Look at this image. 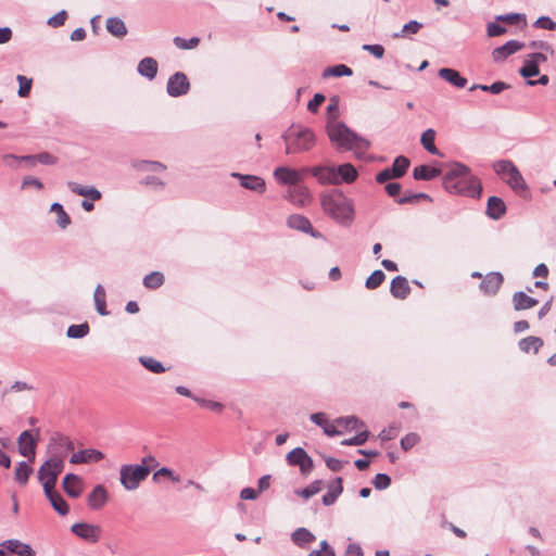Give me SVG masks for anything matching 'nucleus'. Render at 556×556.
I'll return each mask as SVG.
<instances>
[{
	"label": "nucleus",
	"mask_w": 556,
	"mask_h": 556,
	"mask_svg": "<svg viewBox=\"0 0 556 556\" xmlns=\"http://www.w3.org/2000/svg\"><path fill=\"white\" fill-rule=\"evenodd\" d=\"M442 185L452 194L479 199L482 193L480 179L472 175L467 165L459 162L451 165L442 178Z\"/></svg>",
	"instance_id": "nucleus-1"
},
{
	"label": "nucleus",
	"mask_w": 556,
	"mask_h": 556,
	"mask_svg": "<svg viewBox=\"0 0 556 556\" xmlns=\"http://www.w3.org/2000/svg\"><path fill=\"white\" fill-rule=\"evenodd\" d=\"M327 135L338 149L353 151L357 159H363L371 146L368 139L357 135L343 122L328 124Z\"/></svg>",
	"instance_id": "nucleus-2"
},
{
	"label": "nucleus",
	"mask_w": 556,
	"mask_h": 556,
	"mask_svg": "<svg viewBox=\"0 0 556 556\" xmlns=\"http://www.w3.org/2000/svg\"><path fill=\"white\" fill-rule=\"evenodd\" d=\"M324 212L341 224H350L353 219V205L348 197L339 190H331L321 194Z\"/></svg>",
	"instance_id": "nucleus-3"
},
{
	"label": "nucleus",
	"mask_w": 556,
	"mask_h": 556,
	"mask_svg": "<svg viewBox=\"0 0 556 556\" xmlns=\"http://www.w3.org/2000/svg\"><path fill=\"white\" fill-rule=\"evenodd\" d=\"M493 170L520 198L529 200L531 194L521 173L509 160H500L493 163Z\"/></svg>",
	"instance_id": "nucleus-4"
},
{
	"label": "nucleus",
	"mask_w": 556,
	"mask_h": 556,
	"mask_svg": "<svg viewBox=\"0 0 556 556\" xmlns=\"http://www.w3.org/2000/svg\"><path fill=\"white\" fill-rule=\"evenodd\" d=\"M286 153L294 154L311 150L315 146V135L306 127L291 126L282 136Z\"/></svg>",
	"instance_id": "nucleus-5"
},
{
	"label": "nucleus",
	"mask_w": 556,
	"mask_h": 556,
	"mask_svg": "<svg viewBox=\"0 0 556 556\" xmlns=\"http://www.w3.org/2000/svg\"><path fill=\"white\" fill-rule=\"evenodd\" d=\"M150 471V466L123 465L119 470L121 483L128 491L136 490L148 478Z\"/></svg>",
	"instance_id": "nucleus-6"
},
{
	"label": "nucleus",
	"mask_w": 556,
	"mask_h": 556,
	"mask_svg": "<svg viewBox=\"0 0 556 556\" xmlns=\"http://www.w3.org/2000/svg\"><path fill=\"white\" fill-rule=\"evenodd\" d=\"M286 462L289 466H298L303 476H307L314 468L312 457L302 447L290 451L286 456Z\"/></svg>",
	"instance_id": "nucleus-7"
},
{
	"label": "nucleus",
	"mask_w": 556,
	"mask_h": 556,
	"mask_svg": "<svg viewBox=\"0 0 556 556\" xmlns=\"http://www.w3.org/2000/svg\"><path fill=\"white\" fill-rule=\"evenodd\" d=\"M189 89L190 83L186 74L176 72L168 78L166 91L170 97H181L188 93Z\"/></svg>",
	"instance_id": "nucleus-8"
},
{
	"label": "nucleus",
	"mask_w": 556,
	"mask_h": 556,
	"mask_svg": "<svg viewBox=\"0 0 556 556\" xmlns=\"http://www.w3.org/2000/svg\"><path fill=\"white\" fill-rule=\"evenodd\" d=\"M304 174H306V172H302V168L294 169L287 166H280L274 170V177L277 182L290 187L298 185L303 179Z\"/></svg>",
	"instance_id": "nucleus-9"
},
{
	"label": "nucleus",
	"mask_w": 556,
	"mask_h": 556,
	"mask_svg": "<svg viewBox=\"0 0 556 556\" xmlns=\"http://www.w3.org/2000/svg\"><path fill=\"white\" fill-rule=\"evenodd\" d=\"M71 530L75 535L87 542L97 543L100 540L101 528L99 526L77 522L72 526Z\"/></svg>",
	"instance_id": "nucleus-10"
},
{
	"label": "nucleus",
	"mask_w": 556,
	"mask_h": 556,
	"mask_svg": "<svg viewBox=\"0 0 556 556\" xmlns=\"http://www.w3.org/2000/svg\"><path fill=\"white\" fill-rule=\"evenodd\" d=\"M547 58L541 52L531 53L525 60L523 65L519 70V74L525 78H531L539 75V65L546 62Z\"/></svg>",
	"instance_id": "nucleus-11"
},
{
	"label": "nucleus",
	"mask_w": 556,
	"mask_h": 556,
	"mask_svg": "<svg viewBox=\"0 0 556 556\" xmlns=\"http://www.w3.org/2000/svg\"><path fill=\"white\" fill-rule=\"evenodd\" d=\"M302 172H306V174L309 173L320 185L338 186V179L334 175L333 167L318 165L314 167H303Z\"/></svg>",
	"instance_id": "nucleus-12"
},
{
	"label": "nucleus",
	"mask_w": 556,
	"mask_h": 556,
	"mask_svg": "<svg viewBox=\"0 0 556 556\" xmlns=\"http://www.w3.org/2000/svg\"><path fill=\"white\" fill-rule=\"evenodd\" d=\"M46 469H51V479L45 481V485H47V489L49 488H55L58 476L63 471L64 469V462L62 455L51 457L48 460H46L39 468L38 473H42Z\"/></svg>",
	"instance_id": "nucleus-13"
},
{
	"label": "nucleus",
	"mask_w": 556,
	"mask_h": 556,
	"mask_svg": "<svg viewBox=\"0 0 556 556\" xmlns=\"http://www.w3.org/2000/svg\"><path fill=\"white\" fill-rule=\"evenodd\" d=\"M288 227L302 231L304 233H307L312 236L313 238H321L323 235L315 230L307 217L300 214H292L287 219Z\"/></svg>",
	"instance_id": "nucleus-14"
},
{
	"label": "nucleus",
	"mask_w": 556,
	"mask_h": 556,
	"mask_svg": "<svg viewBox=\"0 0 556 556\" xmlns=\"http://www.w3.org/2000/svg\"><path fill=\"white\" fill-rule=\"evenodd\" d=\"M525 47V43L518 40H508L503 46L495 48L491 55L495 63L504 62L508 56L518 52Z\"/></svg>",
	"instance_id": "nucleus-15"
},
{
	"label": "nucleus",
	"mask_w": 556,
	"mask_h": 556,
	"mask_svg": "<svg viewBox=\"0 0 556 556\" xmlns=\"http://www.w3.org/2000/svg\"><path fill=\"white\" fill-rule=\"evenodd\" d=\"M17 444L20 454L29 460H34L36 456V440L31 432L28 430L23 431L17 439Z\"/></svg>",
	"instance_id": "nucleus-16"
},
{
	"label": "nucleus",
	"mask_w": 556,
	"mask_h": 556,
	"mask_svg": "<svg viewBox=\"0 0 556 556\" xmlns=\"http://www.w3.org/2000/svg\"><path fill=\"white\" fill-rule=\"evenodd\" d=\"M231 176L238 178L240 181V186L243 187L244 189L257 193H264L266 190V184L262 177L254 175H243L239 173H232Z\"/></svg>",
	"instance_id": "nucleus-17"
},
{
	"label": "nucleus",
	"mask_w": 556,
	"mask_h": 556,
	"mask_svg": "<svg viewBox=\"0 0 556 556\" xmlns=\"http://www.w3.org/2000/svg\"><path fill=\"white\" fill-rule=\"evenodd\" d=\"M5 552L17 556H36V552L29 544L23 543L16 539L5 540L0 544Z\"/></svg>",
	"instance_id": "nucleus-18"
},
{
	"label": "nucleus",
	"mask_w": 556,
	"mask_h": 556,
	"mask_svg": "<svg viewBox=\"0 0 556 556\" xmlns=\"http://www.w3.org/2000/svg\"><path fill=\"white\" fill-rule=\"evenodd\" d=\"M503 275L497 271H492L485 275L480 283V290L488 295H495L503 283Z\"/></svg>",
	"instance_id": "nucleus-19"
},
{
	"label": "nucleus",
	"mask_w": 556,
	"mask_h": 556,
	"mask_svg": "<svg viewBox=\"0 0 556 556\" xmlns=\"http://www.w3.org/2000/svg\"><path fill=\"white\" fill-rule=\"evenodd\" d=\"M287 199L298 206H305L311 202V193L306 187L298 184L289 188Z\"/></svg>",
	"instance_id": "nucleus-20"
},
{
	"label": "nucleus",
	"mask_w": 556,
	"mask_h": 556,
	"mask_svg": "<svg viewBox=\"0 0 556 556\" xmlns=\"http://www.w3.org/2000/svg\"><path fill=\"white\" fill-rule=\"evenodd\" d=\"M43 492H45V495L47 496V498L49 500L51 506L58 514H60L61 516H65L68 514V511H70L68 504L63 498V496L59 492L55 491V488H49V490H48L47 485H45Z\"/></svg>",
	"instance_id": "nucleus-21"
},
{
	"label": "nucleus",
	"mask_w": 556,
	"mask_h": 556,
	"mask_svg": "<svg viewBox=\"0 0 556 556\" xmlns=\"http://www.w3.org/2000/svg\"><path fill=\"white\" fill-rule=\"evenodd\" d=\"M104 458V454L94 448L80 450L71 456L72 464L97 463Z\"/></svg>",
	"instance_id": "nucleus-22"
},
{
	"label": "nucleus",
	"mask_w": 556,
	"mask_h": 556,
	"mask_svg": "<svg viewBox=\"0 0 556 556\" xmlns=\"http://www.w3.org/2000/svg\"><path fill=\"white\" fill-rule=\"evenodd\" d=\"M333 172L337 176L338 185L352 184L358 177L357 169L351 163H344L338 167H333Z\"/></svg>",
	"instance_id": "nucleus-23"
},
{
	"label": "nucleus",
	"mask_w": 556,
	"mask_h": 556,
	"mask_svg": "<svg viewBox=\"0 0 556 556\" xmlns=\"http://www.w3.org/2000/svg\"><path fill=\"white\" fill-rule=\"evenodd\" d=\"M412 289L409 287L408 280L404 276H396L392 279L391 286H390V293L393 298L405 300Z\"/></svg>",
	"instance_id": "nucleus-24"
},
{
	"label": "nucleus",
	"mask_w": 556,
	"mask_h": 556,
	"mask_svg": "<svg viewBox=\"0 0 556 556\" xmlns=\"http://www.w3.org/2000/svg\"><path fill=\"white\" fill-rule=\"evenodd\" d=\"M506 213V204L503 199L492 195L488 199L485 214L494 220L501 219Z\"/></svg>",
	"instance_id": "nucleus-25"
},
{
	"label": "nucleus",
	"mask_w": 556,
	"mask_h": 556,
	"mask_svg": "<svg viewBox=\"0 0 556 556\" xmlns=\"http://www.w3.org/2000/svg\"><path fill=\"white\" fill-rule=\"evenodd\" d=\"M108 502V492L102 484L96 485L87 497V504L92 509L102 508Z\"/></svg>",
	"instance_id": "nucleus-26"
},
{
	"label": "nucleus",
	"mask_w": 556,
	"mask_h": 556,
	"mask_svg": "<svg viewBox=\"0 0 556 556\" xmlns=\"http://www.w3.org/2000/svg\"><path fill=\"white\" fill-rule=\"evenodd\" d=\"M62 485H63L64 492L68 496H71L73 498H77L80 496L81 491H83L81 479L77 475L67 473L63 478Z\"/></svg>",
	"instance_id": "nucleus-27"
},
{
	"label": "nucleus",
	"mask_w": 556,
	"mask_h": 556,
	"mask_svg": "<svg viewBox=\"0 0 556 556\" xmlns=\"http://www.w3.org/2000/svg\"><path fill=\"white\" fill-rule=\"evenodd\" d=\"M439 77L457 88H464L467 85V79L463 77L458 71L454 68L443 67L439 70Z\"/></svg>",
	"instance_id": "nucleus-28"
},
{
	"label": "nucleus",
	"mask_w": 556,
	"mask_h": 556,
	"mask_svg": "<svg viewBox=\"0 0 556 556\" xmlns=\"http://www.w3.org/2000/svg\"><path fill=\"white\" fill-rule=\"evenodd\" d=\"M343 479L341 477H337L333 482L329 485L328 491L323 495V504L325 506H331L336 503L338 497L343 492Z\"/></svg>",
	"instance_id": "nucleus-29"
},
{
	"label": "nucleus",
	"mask_w": 556,
	"mask_h": 556,
	"mask_svg": "<svg viewBox=\"0 0 556 556\" xmlns=\"http://www.w3.org/2000/svg\"><path fill=\"white\" fill-rule=\"evenodd\" d=\"M137 71L141 76L152 80L157 74V62L150 56L143 58L138 63Z\"/></svg>",
	"instance_id": "nucleus-30"
},
{
	"label": "nucleus",
	"mask_w": 556,
	"mask_h": 556,
	"mask_svg": "<svg viewBox=\"0 0 556 556\" xmlns=\"http://www.w3.org/2000/svg\"><path fill=\"white\" fill-rule=\"evenodd\" d=\"M67 187L73 193L88 197L91 201H98L101 199V192L94 187H85L75 181H68Z\"/></svg>",
	"instance_id": "nucleus-31"
},
{
	"label": "nucleus",
	"mask_w": 556,
	"mask_h": 556,
	"mask_svg": "<svg viewBox=\"0 0 556 556\" xmlns=\"http://www.w3.org/2000/svg\"><path fill=\"white\" fill-rule=\"evenodd\" d=\"M441 175V169L429 165L416 166L413 170V177L416 180H432Z\"/></svg>",
	"instance_id": "nucleus-32"
},
{
	"label": "nucleus",
	"mask_w": 556,
	"mask_h": 556,
	"mask_svg": "<svg viewBox=\"0 0 556 556\" xmlns=\"http://www.w3.org/2000/svg\"><path fill=\"white\" fill-rule=\"evenodd\" d=\"M292 542L299 547H306L316 540L315 535L306 528H298L291 534Z\"/></svg>",
	"instance_id": "nucleus-33"
},
{
	"label": "nucleus",
	"mask_w": 556,
	"mask_h": 556,
	"mask_svg": "<svg viewBox=\"0 0 556 556\" xmlns=\"http://www.w3.org/2000/svg\"><path fill=\"white\" fill-rule=\"evenodd\" d=\"M513 304L516 311H522L535 306L538 304V300L527 295L522 291H518L513 295Z\"/></svg>",
	"instance_id": "nucleus-34"
},
{
	"label": "nucleus",
	"mask_w": 556,
	"mask_h": 556,
	"mask_svg": "<svg viewBox=\"0 0 556 556\" xmlns=\"http://www.w3.org/2000/svg\"><path fill=\"white\" fill-rule=\"evenodd\" d=\"M106 29L117 38H122L127 34L126 24L119 17H109L106 20Z\"/></svg>",
	"instance_id": "nucleus-35"
},
{
	"label": "nucleus",
	"mask_w": 556,
	"mask_h": 556,
	"mask_svg": "<svg viewBox=\"0 0 556 556\" xmlns=\"http://www.w3.org/2000/svg\"><path fill=\"white\" fill-rule=\"evenodd\" d=\"M518 345L519 349L525 353H529L531 350L534 353H538L539 350L543 346V340L539 337L529 336L527 338L521 339Z\"/></svg>",
	"instance_id": "nucleus-36"
},
{
	"label": "nucleus",
	"mask_w": 556,
	"mask_h": 556,
	"mask_svg": "<svg viewBox=\"0 0 556 556\" xmlns=\"http://www.w3.org/2000/svg\"><path fill=\"white\" fill-rule=\"evenodd\" d=\"M409 165H410L409 160L404 155H400V156L395 157L390 169H391V173L393 174L394 178L399 179V178H402L406 174Z\"/></svg>",
	"instance_id": "nucleus-37"
},
{
	"label": "nucleus",
	"mask_w": 556,
	"mask_h": 556,
	"mask_svg": "<svg viewBox=\"0 0 556 556\" xmlns=\"http://www.w3.org/2000/svg\"><path fill=\"white\" fill-rule=\"evenodd\" d=\"M105 299H106V295H105L104 288L101 285H98L94 290L93 300H94L96 309L101 316L109 315V311L106 309V300Z\"/></svg>",
	"instance_id": "nucleus-38"
},
{
	"label": "nucleus",
	"mask_w": 556,
	"mask_h": 556,
	"mask_svg": "<svg viewBox=\"0 0 556 556\" xmlns=\"http://www.w3.org/2000/svg\"><path fill=\"white\" fill-rule=\"evenodd\" d=\"M435 131L432 128H428L421 135V144L425 150H427L430 154L440 155L438 148L434 144Z\"/></svg>",
	"instance_id": "nucleus-39"
},
{
	"label": "nucleus",
	"mask_w": 556,
	"mask_h": 556,
	"mask_svg": "<svg viewBox=\"0 0 556 556\" xmlns=\"http://www.w3.org/2000/svg\"><path fill=\"white\" fill-rule=\"evenodd\" d=\"M31 473L33 468L26 462L22 460L16 466L14 479L18 484L25 485Z\"/></svg>",
	"instance_id": "nucleus-40"
},
{
	"label": "nucleus",
	"mask_w": 556,
	"mask_h": 556,
	"mask_svg": "<svg viewBox=\"0 0 556 556\" xmlns=\"http://www.w3.org/2000/svg\"><path fill=\"white\" fill-rule=\"evenodd\" d=\"M353 74V71L351 67H349L345 64H338L333 66H329L324 70L323 77H341V76H351Z\"/></svg>",
	"instance_id": "nucleus-41"
},
{
	"label": "nucleus",
	"mask_w": 556,
	"mask_h": 556,
	"mask_svg": "<svg viewBox=\"0 0 556 556\" xmlns=\"http://www.w3.org/2000/svg\"><path fill=\"white\" fill-rule=\"evenodd\" d=\"M164 283V276L160 271H152L144 276L143 286L148 289H157Z\"/></svg>",
	"instance_id": "nucleus-42"
},
{
	"label": "nucleus",
	"mask_w": 556,
	"mask_h": 556,
	"mask_svg": "<svg viewBox=\"0 0 556 556\" xmlns=\"http://www.w3.org/2000/svg\"><path fill=\"white\" fill-rule=\"evenodd\" d=\"M422 26H424L422 23L412 20V21L407 22L406 24H404L402 27V30L400 33H395L394 37L395 38H400V37L404 38V37H407L408 35H415L422 28Z\"/></svg>",
	"instance_id": "nucleus-43"
},
{
	"label": "nucleus",
	"mask_w": 556,
	"mask_h": 556,
	"mask_svg": "<svg viewBox=\"0 0 556 556\" xmlns=\"http://www.w3.org/2000/svg\"><path fill=\"white\" fill-rule=\"evenodd\" d=\"M139 362L146 369L150 370L151 372L161 374L165 371L163 364L153 357L141 356Z\"/></svg>",
	"instance_id": "nucleus-44"
},
{
	"label": "nucleus",
	"mask_w": 556,
	"mask_h": 556,
	"mask_svg": "<svg viewBox=\"0 0 556 556\" xmlns=\"http://www.w3.org/2000/svg\"><path fill=\"white\" fill-rule=\"evenodd\" d=\"M51 211L56 213V223L62 229L66 228L71 224V218L68 214L64 211L62 204L53 203L51 205Z\"/></svg>",
	"instance_id": "nucleus-45"
},
{
	"label": "nucleus",
	"mask_w": 556,
	"mask_h": 556,
	"mask_svg": "<svg viewBox=\"0 0 556 556\" xmlns=\"http://www.w3.org/2000/svg\"><path fill=\"white\" fill-rule=\"evenodd\" d=\"M419 200H425V201H428V202H432L433 201V199L429 194H427L425 192H418V193L405 194V195L399 198L396 200V202L399 204H415Z\"/></svg>",
	"instance_id": "nucleus-46"
},
{
	"label": "nucleus",
	"mask_w": 556,
	"mask_h": 556,
	"mask_svg": "<svg viewBox=\"0 0 556 556\" xmlns=\"http://www.w3.org/2000/svg\"><path fill=\"white\" fill-rule=\"evenodd\" d=\"M89 332V325L87 323L79 325H71L67 328V337L73 339H81L86 337Z\"/></svg>",
	"instance_id": "nucleus-47"
},
{
	"label": "nucleus",
	"mask_w": 556,
	"mask_h": 556,
	"mask_svg": "<svg viewBox=\"0 0 556 556\" xmlns=\"http://www.w3.org/2000/svg\"><path fill=\"white\" fill-rule=\"evenodd\" d=\"M336 424L346 430H354L359 426H364L363 421L355 416L339 417L336 419Z\"/></svg>",
	"instance_id": "nucleus-48"
},
{
	"label": "nucleus",
	"mask_w": 556,
	"mask_h": 556,
	"mask_svg": "<svg viewBox=\"0 0 556 556\" xmlns=\"http://www.w3.org/2000/svg\"><path fill=\"white\" fill-rule=\"evenodd\" d=\"M52 441L59 448L63 450L62 457L67 451H74V443L68 437L58 433L52 437Z\"/></svg>",
	"instance_id": "nucleus-49"
},
{
	"label": "nucleus",
	"mask_w": 556,
	"mask_h": 556,
	"mask_svg": "<svg viewBox=\"0 0 556 556\" xmlns=\"http://www.w3.org/2000/svg\"><path fill=\"white\" fill-rule=\"evenodd\" d=\"M386 279V275L382 270L377 269L366 279L365 287L369 290L378 288Z\"/></svg>",
	"instance_id": "nucleus-50"
},
{
	"label": "nucleus",
	"mask_w": 556,
	"mask_h": 556,
	"mask_svg": "<svg viewBox=\"0 0 556 556\" xmlns=\"http://www.w3.org/2000/svg\"><path fill=\"white\" fill-rule=\"evenodd\" d=\"M16 80L18 83V91L17 94L21 98H26L29 96L33 85V79L27 78L24 75H17Z\"/></svg>",
	"instance_id": "nucleus-51"
},
{
	"label": "nucleus",
	"mask_w": 556,
	"mask_h": 556,
	"mask_svg": "<svg viewBox=\"0 0 556 556\" xmlns=\"http://www.w3.org/2000/svg\"><path fill=\"white\" fill-rule=\"evenodd\" d=\"M321 486L323 481L315 480L312 483H309L306 488L302 489L301 491H298L296 493L307 500L313 495L317 494L321 490Z\"/></svg>",
	"instance_id": "nucleus-52"
},
{
	"label": "nucleus",
	"mask_w": 556,
	"mask_h": 556,
	"mask_svg": "<svg viewBox=\"0 0 556 556\" xmlns=\"http://www.w3.org/2000/svg\"><path fill=\"white\" fill-rule=\"evenodd\" d=\"M495 21L496 22H505L508 24H516V23L522 21L523 25H527V18L523 13H507V14H503V15H497L495 17Z\"/></svg>",
	"instance_id": "nucleus-53"
},
{
	"label": "nucleus",
	"mask_w": 556,
	"mask_h": 556,
	"mask_svg": "<svg viewBox=\"0 0 556 556\" xmlns=\"http://www.w3.org/2000/svg\"><path fill=\"white\" fill-rule=\"evenodd\" d=\"M173 42L178 49L187 50V49L195 48L199 45L200 39L198 37H191L190 39H185L182 37L177 36L174 38Z\"/></svg>",
	"instance_id": "nucleus-54"
},
{
	"label": "nucleus",
	"mask_w": 556,
	"mask_h": 556,
	"mask_svg": "<svg viewBox=\"0 0 556 556\" xmlns=\"http://www.w3.org/2000/svg\"><path fill=\"white\" fill-rule=\"evenodd\" d=\"M368 437H369V432L367 430H364L362 432H358L356 435H354L350 439L343 440L341 442V444L344 446L363 445L368 440Z\"/></svg>",
	"instance_id": "nucleus-55"
},
{
	"label": "nucleus",
	"mask_w": 556,
	"mask_h": 556,
	"mask_svg": "<svg viewBox=\"0 0 556 556\" xmlns=\"http://www.w3.org/2000/svg\"><path fill=\"white\" fill-rule=\"evenodd\" d=\"M138 169L151 170V172H163L166 166L156 161H141L135 165Z\"/></svg>",
	"instance_id": "nucleus-56"
},
{
	"label": "nucleus",
	"mask_w": 556,
	"mask_h": 556,
	"mask_svg": "<svg viewBox=\"0 0 556 556\" xmlns=\"http://www.w3.org/2000/svg\"><path fill=\"white\" fill-rule=\"evenodd\" d=\"M193 401L197 402L201 407L203 408H207L210 410H213V412H222L223 409V404L219 403V402H215V401H211V400H205V399H202V397H193Z\"/></svg>",
	"instance_id": "nucleus-57"
},
{
	"label": "nucleus",
	"mask_w": 556,
	"mask_h": 556,
	"mask_svg": "<svg viewBox=\"0 0 556 556\" xmlns=\"http://www.w3.org/2000/svg\"><path fill=\"white\" fill-rule=\"evenodd\" d=\"M160 477H167L173 482H179L180 481V477L178 475H175L174 471L172 469L167 468V467H162L159 470H156L153 473L152 480L154 482H159V478Z\"/></svg>",
	"instance_id": "nucleus-58"
},
{
	"label": "nucleus",
	"mask_w": 556,
	"mask_h": 556,
	"mask_svg": "<svg viewBox=\"0 0 556 556\" xmlns=\"http://www.w3.org/2000/svg\"><path fill=\"white\" fill-rule=\"evenodd\" d=\"M372 484L377 490H386L391 484V478L387 473H377L372 480Z\"/></svg>",
	"instance_id": "nucleus-59"
},
{
	"label": "nucleus",
	"mask_w": 556,
	"mask_h": 556,
	"mask_svg": "<svg viewBox=\"0 0 556 556\" xmlns=\"http://www.w3.org/2000/svg\"><path fill=\"white\" fill-rule=\"evenodd\" d=\"M507 31L506 27L500 25L496 21L490 22L486 25V35L489 37L502 36Z\"/></svg>",
	"instance_id": "nucleus-60"
},
{
	"label": "nucleus",
	"mask_w": 556,
	"mask_h": 556,
	"mask_svg": "<svg viewBox=\"0 0 556 556\" xmlns=\"http://www.w3.org/2000/svg\"><path fill=\"white\" fill-rule=\"evenodd\" d=\"M419 441V437L416 433H408L401 440V447L404 451H408L414 447Z\"/></svg>",
	"instance_id": "nucleus-61"
},
{
	"label": "nucleus",
	"mask_w": 556,
	"mask_h": 556,
	"mask_svg": "<svg viewBox=\"0 0 556 556\" xmlns=\"http://www.w3.org/2000/svg\"><path fill=\"white\" fill-rule=\"evenodd\" d=\"M66 11L62 10L48 20V25L54 28L63 26L66 21Z\"/></svg>",
	"instance_id": "nucleus-62"
},
{
	"label": "nucleus",
	"mask_w": 556,
	"mask_h": 556,
	"mask_svg": "<svg viewBox=\"0 0 556 556\" xmlns=\"http://www.w3.org/2000/svg\"><path fill=\"white\" fill-rule=\"evenodd\" d=\"M533 26L542 29L554 30L556 28V23L548 16H540L534 22Z\"/></svg>",
	"instance_id": "nucleus-63"
},
{
	"label": "nucleus",
	"mask_w": 556,
	"mask_h": 556,
	"mask_svg": "<svg viewBox=\"0 0 556 556\" xmlns=\"http://www.w3.org/2000/svg\"><path fill=\"white\" fill-rule=\"evenodd\" d=\"M325 96L321 93H316L312 100L307 103V110L312 113H316L321 105V103L325 101Z\"/></svg>",
	"instance_id": "nucleus-64"
}]
</instances>
